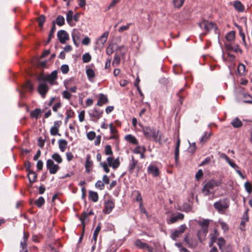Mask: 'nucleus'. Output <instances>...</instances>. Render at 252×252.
Returning a JSON list of instances; mask_svg holds the SVG:
<instances>
[{"label":"nucleus","instance_id":"47","mask_svg":"<svg viewBox=\"0 0 252 252\" xmlns=\"http://www.w3.org/2000/svg\"><path fill=\"white\" fill-rule=\"evenodd\" d=\"M72 37L74 44L77 46L79 43V36L77 33L74 32L72 33Z\"/></svg>","mask_w":252,"mask_h":252},{"label":"nucleus","instance_id":"42","mask_svg":"<svg viewBox=\"0 0 252 252\" xmlns=\"http://www.w3.org/2000/svg\"><path fill=\"white\" fill-rule=\"evenodd\" d=\"M235 38V32L233 31H231L227 33L226 35L225 36L226 39L229 41L231 42L234 40Z\"/></svg>","mask_w":252,"mask_h":252},{"label":"nucleus","instance_id":"1","mask_svg":"<svg viewBox=\"0 0 252 252\" xmlns=\"http://www.w3.org/2000/svg\"><path fill=\"white\" fill-rule=\"evenodd\" d=\"M210 220L202 219L197 221V224L201 227V228L197 232L198 239L201 241L207 235L208 229V227L210 224Z\"/></svg>","mask_w":252,"mask_h":252},{"label":"nucleus","instance_id":"50","mask_svg":"<svg viewBox=\"0 0 252 252\" xmlns=\"http://www.w3.org/2000/svg\"><path fill=\"white\" fill-rule=\"evenodd\" d=\"M50 134L53 136H55L57 135L61 136V134L59 133V128H58L56 126H52L51 128Z\"/></svg>","mask_w":252,"mask_h":252},{"label":"nucleus","instance_id":"26","mask_svg":"<svg viewBox=\"0 0 252 252\" xmlns=\"http://www.w3.org/2000/svg\"><path fill=\"white\" fill-rule=\"evenodd\" d=\"M89 194L90 199L92 200L94 202H96L98 201V195L96 192L90 190L89 191Z\"/></svg>","mask_w":252,"mask_h":252},{"label":"nucleus","instance_id":"2","mask_svg":"<svg viewBox=\"0 0 252 252\" xmlns=\"http://www.w3.org/2000/svg\"><path fill=\"white\" fill-rule=\"evenodd\" d=\"M142 131L145 137L149 140L153 139L157 141L158 139V131H157L154 127L151 126H145L143 127Z\"/></svg>","mask_w":252,"mask_h":252},{"label":"nucleus","instance_id":"12","mask_svg":"<svg viewBox=\"0 0 252 252\" xmlns=\"http://www.w3.org/2000/svg\"><path fill=\"white\" fill-rule=\"evenodd\" d=\"M57 37L60 42L62 44L65 43L67 40L69 39L68 33L64 30H60L58 32Z\"/></svg>","mask_w":252,"mask_h":252},{"label":"nucleus","instance_id":"8","mask_svg":"<svg viewBox=\"0 0 252 252\" xmlns=\"http://www.w3.org/2000/svg\"><path fill=\"white\" fill-rule=\"evenodd\" d=\"M137 169V172H138L140 170V165L138 161L135 159L133 157H132L131 159L129 162L128 165V171L130 174L134 172V169Z\"/></svg>","mask_w":252,"mask_h":252},{"label":"nucleus","instance_id":"11","mask_svg":"<svg viewBox=\"0 0 252 252\" xmlns=\"http://www.w3.org/2000/svg\"><path fill=\"white\" fill-rule=\"evenodd\" d=\"M114 207L115 203L114 201L111 199L108 200L104 203L103 212L105 214H109L112 212Z\"/></svg>","mask_w":252,"mask_h":252},{"label":"nucleus","instance_id":"6","mask_svg":"<svg viewBox=\"0 0 252 252\" xmlns=\"http://www.w3.org/2000/svg\"><path fill=\"white\" fill-rule=\"evenodd\" d=\"M46 167L51 174H56L60 169V166L58 164H55L53 160L51 159L46 161Z\"/></svg>","mask_w":252,"mask_h":252},{"label":"nucleus","instance_id":"39","mask_svg":"<svg viewBox=\"0 0 252 252\" xmlns=\"http://www.w3.org/2000/svg\"><path fill=\"white\" fill-rule=\"evenodd\" d=\"M135 245L142 249H148L149 248V245L147 244L142 242L140 240H137L135 241Z\"/></svg>","mask_w":252,"mask_h":252},{"label":"nucleus","instance_id":"25","mask_svg":"<svg viewBox=\"0 0 252 252\" xmlns=\"http://www.w3.org/2000/svg\"><path fill=\"white\" fill-rule=\"evenodd\" d=\"M58 142L60 149L62 152H64L67 146V142L64 139H60Z\"/></svg>","mask_w":252,"mask_h":252},{"label":"nucleus","instance_id":"58","mask_svg":"<svg viewBox=\"0 0 252 252\" xmlns=\"http://www.w3.org/2000/svg\"><path fill=\"white\" fill-rule=\"evenodd\" d=\"M104 184L100 180H98L95 183V187L99 188L100 190H102L104 189Z\"/></svg>","mask_w":252,"mask_h":252},{"label":"nucleus","instance_id":"10","mask_svg":"<svg viewBox=\"0 0 252 252\" xmlns=\"http://www.w3.org/2000/svg\"><path fill=\"white\" fill-rule=\"evenodd\" d=\"M185 242L190 248H194L197 245V241L195 238L191 237L189 234H187L184 239Z\"/></svg>","mask_w":252,"mask_h":252},{"label":"nucleus","instance_id":"53","mask_svg":"<svg viewBox=\"0 0 252 252\" xmlns=\"http://www.w3.org/2000/svg\"><path fill=\"white\" fill-rule=\"evenodd\" d=\"M100 165L101 167H102L103 168L104 171L106 173H108L110 172V169L108 167V166H109L108 165H107V164L106 162H100Z\"/></svg>","mask_w":252,"mask_h":252},{"label":"nucleus","instance_id":"23","mask_svg":"<svg viewBox=\"0 0 252 252\" xmlns=\"http://www.w3.org/2000/svg\"><path fill=\"white\" fill-rule=\"evenodd\" d=\"M180 146V139L179 138H178L177 142H176V147H175V153H174L175 159V161L176 163H177L178 158H179V152H180V151H179Z\"/></svg>","mask_w":252,"mask_h":252},{"label":"nucleus","instance_id":"17","mask_svg":"<svg viewBox=\"0 0 252 252\" xmlns=\"http://www.w3.org/2000/svg\"><path fill=\"white\" fill-rule=\"evenodd\" d=\"M93 165V162L91 160V155L89 154L87 155L86 156V162L85 164V167L86 169V171L87 173H90L91 171V168Z\"/></svg>","mask_w":252,"mask_h":252},{"label":"nucleus","instance_id":"7","mask_svg":"<svg viewBox=\"0 0 252 252\" xmlns=\"http://www.w3.org/2000/svg\"><path fill=\"white\" fill-rule=\"evenodd\" d=\"M217 186V182L215 180H210L208 181L203 187L202 193L205 195H209L210 190L213 189Z\"/></svg>","mask_w":252,"mask_h":252},{"label":"nucleus","instance_id":"37","mask_svg":"<svg viewBox=\"0 0 252 252\" xmlns=\"http://www.w3.org/2000/svg\"><path fill=\"white\" fill-rule=\"evenodd\" d=\"M57 24L59 26H62L65 24V20L64 17L62 15L58 16L55 24Z\"/></svg>","mask_w":252,"mask_h":252},{"label":"nucleus","instance_id":"3","mask_svg":"<svg viewBox=\"0 0 252 252\" xmlns=\"http://www.w3.org/2000/svg\"><path fill=\"white\" fill-rule=\"evenodd\" d=\"M200 28L204 30L205 32L203 33L204 34H207L210 30L214 29L215 31L217 30V28L216 24L210 22L207 20H203L199 23Z\"/></svg>","mask_w":252,"mask_h":252},{"label":"nucleus","instance_id":"52","mask_svg":"<svg viewBox=\"0 0 252 252\" xmlns=\"http://www.w3.org/2000/svg\"><path fill=\"white\" fill-rule=\"evenodd\" d=\"M105 154L106 155H112L113 152L110 145H107L105 147Z\"/></svg>","mask_w":252,"mask_h":252},{"label":"nucleus","instance_id":"61","mask_svg":"<svg viewBox=\"0 0 252 252\" xmlns=\"http://www.w3.org/2000/svg\"><path fill=\"white\" fill-rule=\"evenodd\" d=\"M244 97L246 99L243 101L244 102L252 104V97L249 94H244Z\"/></svg>","mask_w":252,"mask_h":252},{"label":"nucleus","instance_id":"36","mask_svg":"<svg viewBox=\"0 0 252 252\" xmlns=\"http://www.w3.org/2000/svg\"><path fill=\"white\" fill-rule=\"evenodd\" d=\"M52 159L56 161L58 163H61L63 161V158L58 153H54L51 156Z\"/></svg>","mask_w":252,"mask_h":252},{"label":"nucleus","instance_id":"21","mask_svg":"<svg viewBox=\"0 0 252 252\" xmlns=\"http://www.w3.org/2000/svg\"><path fill=\"white\" fill-rule=\"evenodd\" d=\"M109 128L110 130V132L112 134L110 137V139H117L118 137V135H117L118 130L116 129V128L114 126L112 123H111L109 125Z\"/></svg>","mask_w":252,"mask_h":252},{"label":"nucleus","instance_id":"57","mask_svg":"<svg viewBox=\"0 0 252 252\" xmlns=\"http://www.w3.org/2000/svg\"><path fill=\"white\" fill-rule=\"evenodd\" d=\"M96 136V134L95 132L92 131L88 132L87 134V137L88 139L90 140H94Z\"/></svg>","mask_w":252,"mask_h":252},{"label":"nucleus","instance_id":"15","mask_svg":"<svg viewBox=\"0 0 252 252\" xmlns=\"http://www.w3.org/2000/svg\"><path fill=\"white\" fill-rule=\"evenodd\" d=\"M49 90L48 86L44 83L40 84L38 87V92L43 98H45L47 93Z\"/></svg>","mask_w":252,"mask_h":252},{"label":"nucleus","instance_id":"30","mask_svg":"<svg viewBox=\"0 0 252 252\" xmlns=\"http://www.w3.org/2000/svg\"><path fill=\"white\" fill-rule=\"evenodd\" d=\"M234 7L239 12H242L244 10V7L241 2L239 1H235L234 2Z\"/></svg>","mask_w":252,"mask_h":252},{"label":"nucleus","instance_id":"59","mask_svg":"<svg viewBox=\"0 0 252 252\" xmlns=\"http://www.w3.org/2000/svg\"><path fill=\"white\" fill-rule=\"evenodd\" d=\"M203 176V173L202 170L201 169H199L195 174V178L197 181H199Z\"/></svg>","mask_w":252,"mask_h":252},{"label":"nucleus","instance_id":"31","mask_svg":"<svg viewBox=\"0 0 252 252\" xmlns=\"http://www.w3.org/2000/svg\"><path fill=\"white\" fill-rule=\"evenodd\" d=\"M41 113V109L39 108H36L30 113V116L31 118H35L37 119Z\"/></svg>","mask_w":252,"mask_h":252},{"label":"nucleus","instance_id":"45","mask_svg":"<svg viewBox=\"0 0 252 252\" xmlns=\"http://www.w3.org/2000/svg\"><path fill=\"white\" fill-rule=\"evenodd\" d=\"M56 30V27L55 25V21H53L52 22V28L50 30V31L49 33V35H50V37H54V33Z\"/></svg>","mask_w":252,"mask_h":252},{"label":"nucleus","instance_id":"34","mask_svg":"<svg viewBox=\"0 0 252 252\" xmlns=\"http://www.w3.org/2000/svg\"><path fill=\"white\" fill-rule=\"evenodd\" d=\"M231 124L235 128H239L242 126V122L238 118L234 119L231 122Z\"/></svg>","mask_w":252,"mask_h":252},{"label":"nucleus","instance_id":"20","mask_svg":"<svg viewBox=\"0 0 252 252\" xmlns=\"http://www.w3.org/2000/svg\"><path fill=\"white\" fill-rule=\"evenodd\" d=\"M221 159H224L229 164V165L234 169L239 168L237 165H236L234 161L230 159L226 155L221 154Z\"/></svg>","mask_w":252,"mask_h":252},{"label":"nucleus","instance_id":"40","mask_svg":"<svg viewBox=\"0 0 252 252\" xmlns=\"http://www.w3.org/2000/svg\"><path fill=\"white\" fill-rule=\"evenodd\" d=\"M246 67L243 64H239L237 67L238 72L239 75L243 76L245 75Z\"/></svg>","mask_w":252,"mask_h":252},{"label":"nucleus","instance_id":"51","mask_svg":"<svg viewBox=\"0 0 252 252\" xmlns=\"http://www.w3.org/2000/svg\"><path fill=\"white\" fill-rule=\"evenodd\" d=\"M146 151V149L144 147L141 146H137L134 150V152L136 154H140L142 153H144Z\"/></svg>","mask_w":252,"mask_h":252},{"label":"nucleus","instance_id":"24","mask_svg":"<svg viewBox=\"0 0 252 252\" xmlns=\"http://www.w3.org/2000/svg\"><path fill=\"white\" fill-rule=\"evenodd\" d=\"M219 235V232L217 229H215L214 232L210 234L211 235V242L209 244L210 246H212L213 244L216 242L218 236Z\"/></svg>","mask_w":252,"mask_h":252},{"label":"nucleus","instance_id":"43","mask_svg":"<svg viewBox=\"0 0 252 252\" xmlns=\"http://www.w3.org/2000/svg\"><path fill=\"white\" fill-rule=\"evenodd\" d=\"M185 0H173V3L175 8H180L184 4Z\"/></svg>","mask_w":252,"mask_h":252},{"label":"nucleus","instance_id":"62","mask_svg":"<svg viewBox=\"0 0 252 252\" xmlns=\"http://www.w3.org/2000/svg\"><path fill=\"white\" fill-rule=\"evenodd\" d=\"M63 96L64 98L69 100L71 97V94L67 91L63 92Z\"/></svg>","mask_w":252,"mask_h":252},{"label":"nucleus","instance_id":"32","mask_svg":"<svg viewBox=\"0 0 252 252\" xmlns=\"http://www.w3.org/2000/svg\"><path fill=\"white\" fill-rule=\"evenodd\" d=\"M229 206V200L228 198L223 199L222 202H221V214H223V210L227 209Z\"/></svg>","mask_w":252,"mask_h":252},{"label":"nucleus","instance_id":"14","mask_svg":"<svg viewBox=\"0 0 252 252\" xmlns=\"http://www.w3.org/2000/svg\"><path fill=\"white\" fill-rule=\"evenodd\" d=\"M109 32H106L103 33V34L97 40L96 44L99 47H103L105 43L106 42L108 36Z\"/></svg>","mask_w":252,"mask_h":252},{"label":"nucleus","instance_id":"44","mask_svg":"<svg viewBox=\"0 0 252 252\" xmlns=\"http://www.w3.org/2000/svg\"><path fill=\"white\" fill-rule=\"evenodd\" d=\"M92 57L89 53H86L82 56L83 62L84 63H88L91 61Z\"/></svg>","mask_w":252,"mask_h":252},{"label":"nucleus","instance_id":"13","mask_svg":"<svg viewBox=\"0 0 252 252\" xmlns=\"http://www.w3.org/2000/svg\"><path fill=\"white\" fill-rule=\"evenodd\" d=\"M58 78V71L54 70L52 71L50 74L47 75L44 80L46 82H49L51 85L54 84V82Z\"/></svg>","mask_w":252,"mask_h":252},{"label":"nucleus","instance_id":"64","mask_svg":"<svg viewBox=\"0 0 252 252\" xmlns=\"http://www.w3.org/2000/svg\"><path fill=\"white\" fill-rule=\"evenodd\" d=\"M45 140L44 139H42V138L41 137H40L39 138H38V145L41 148H43L44 144H45Z\"/></svg>","mask_w":252,"mask_h":252},{"label":"nucleus","instance_id":"22","mask_svg":"<svg viewBox=\"0 0 252 252\" xmlns=\"http://www.w3.org/2000/svg\"><path fill=\"white\" fill-rule=\"evenodd\" d=\"M28 179L31 184L35 182L37 179V174L33 171H30L28 174Z\"/></svg>","mask_w":252,"mask_h":252},{"label":"nucleus","instance_id":"49","mask_svg":"<svg viewBox=\"0 0 252 252\" xmlns=\"http://www.w3.org/2000/svg\"><path fill=\"white\" fill-rule=\"evenodd\" d=\"M23 87L25 89L29 90L30 91H32L33 90V86L32 83L29 81H27L26 83L23 85Z\"/></svg>","mask_w":252,"mask_h":252},{"label":"nucleus","instance_id":"9","mask_svg":"<svg viewBox=\"0 0 252 252\" xmlns=\"http://www.w3.org/2000/svg\"><path fill=\"white\" fill-rule=\"evenodd\" d=\"M184 218V215L181 213L178 212L176 214H172L170 218L167 220L168 224H173L179 220H182Z\"/></svg>","mask_w":252,"mask_h":252},{"label":"nucleus","instance_id":"41","mask_svg":"<svg viewBox=\"0 0 252 252\" xmlns=\"http://www.w3.org/2000/svg\"><path fill=\"white\" fill-rule=\"evenodd\" d=\"M134 193H136V197L135 198V201L137 202H139V204H140V206H142L143 200L141 196V193L138 190H135L133 192Z\"/></svg>","mask_w":252,"mask_h":252},{"label":"nucleus","instance_id":"35","mask_svg":"<svg viewBox=\"0 0 252 252\" xmlns=\"http://www.w3.org/2000/svg\"><path fill=\"white\" fill-rule=\"evenodd\" d=\"M86 74L90 81H92L95 76L94 71L92 68H88L86 70Z\"/></svg>","mask_w":252,"mask_h":252},{"label":"nucleus","instance_id":"16","mask_svg":"<svg viewBox=\"0 0 252 252\" xmlns=\"http://www.w3.org/2000/svg\"><path fill=\"white\" fill-rule=\"evenodd\" d=\"M94 214V213L93 210H90L89 213H87L85 211H84L81 215L79 220L81 222V223L84 228L85 226V221L88 216H91Z\"/></svg>","mask_w":252,"mask_h":252},{"label":"nucleus","instance_id":"28","mask_svg":"<svg viewBox=\"0 0 252 252\" xmlns=\"http://www.w3.org/2000/svg\"><path fill=\"white\" fill-rule=\"evenodd\" d=\"M101 222H99L98 223L96 227L95 228V229L94 231V234H93V240H94L95 242H96V241L97 240V236H98L99 232H100V231L101 230Z\"/></svg>","mask_w":252,"mask_h":252},{"label":"nucleus","instance_id":"4","mask_svg":"<svg viewBox=\"0 0 252 252\" xmlns=\"http://www.w3.org/2000/svg\"><path fill=\"white\" fill-rule=\"evenodd\" d=\"M103 111L98 108L94 107L93 109L89 111V115L91 120L95 123L102 117Z\"/></svg>","mask_w":252,"mask_h":252},{"label":"nucleus","instance_id":"33","mask_svg":"<svg viewBox=\"0 0 252 252\" xmlns=\"http://www.w3.org/2000/svg\"><path fill=\"white\" fill-rule=\"evenodd\" d=\"M45 203L44 198L40 196L34 201V204L38 207H41Z\"/></svg>","mask_w":252,"mask_h":252},{"label":"nucleus","instance_id":"46","mask_svg":"<svg viewBox=\"0 0 252 252\" xmlns=\"http://www.w3.org/2000/svg\"><path fill=\"white\" fill-rule=\"evenodd\" d=\"M39 27H42L45 21V17L43 15H40L37 19Z\"/></svg>","mask_w":252,"mask_h":252},{"label":"nucleus","instance_id":"38","mask_svg":"<svg viewBox=\"0 0 252 252\" xmlns=\"http://www.w3.org/2000/svg\"><path fill=\"white\" fill-rule=\"evenodd\" d=\"M121 62V56L117 53L115 55L114 60L112 63V65L114 66L118 65Z\"/></svg>","mask_w":252,"mask_h":252},{"label":"nucleus","instance_id":"29","mask_svg":"<svg viewBox=\"0 0 252 252\" xmlns=\"http://www.w3.org/2000/svg\"><path fill=\"white\" fill-rule=\"evenodd\" d=\"M73 17V13L72 10H69L66 14V21L67 23L71 26H73L72 23V20Z\"/></svg>","mask_w":252,"mask_h":252},{"label":"nucleus","instance_id":"27","mask_svg":"<svg viewBox=\"0 0 252 252\" xmlns=\"http://www.w3.org/2000/svg\"><path fill=\"white\" fill-rule=\"evenodd\" d=\"M125 139L131 144L134 145L138 144V141L137 139L134 136L131 134L127 135L126 136Z\"/></svg>","mask_w":252,"mask_h":252},{"label":"nucleus","instance_id":"56","mask_svg":"<svg viewBox=\"0 0 252 252\" xmlns=\"http://www.w3.org/2000/svg\"><path fill=\"white\" fill-rule=\"evenodd\" d=\"M114 52L113 45L110 44L108 45L106 49V54L108 55H112Z\"/></svg>","mask_w":252,"mask_h":252},{"label":"nucleus","instance_id":"5","mask_svg":"<svg viewBox=\"0 0 252 252\" xmlns=\"http://www.w3.org/2000/svg\"><path fill=\"white\" fill-rule=\"evenodd\" d=\"M187 227L186 224L181 225L177 229L174 230L171 234L170 237L174 241L180 237L187 230Z\"/></svg>","mask_w":252,"mask_h":252},{"label":"nucleus","instance_id":"18","mask_svg":"<svg viewBox=\"0 0 252 252\" xmlns=\"http://www.w3.org/2000/svg\"><path fill=\"white\" fill-rule=\"evenodd\" d=\"M108 102V99L107 97L102 94H99L96 105L102 106L103 104H106Z\"/></svg>","mask_w":252,"mask_h":252},{"label":"nucleus","instance_id":"19","mask_svg":"<svg viewBox=\"0 0 252 252\" xmlns=\"http://www.w3.org/2000/svg\"><path fill=\"white\" fill-rule=\"evenodd\" d=\"M148 172L152 174L154 177H157L159 175L158 168L154 165H150L148 167Z\"/></svg>","mask_w":252,"mask_h":252},{"label":"nucleus","instance_id":"60","mask_svg":"<svg viewBox=\"0 0 252 252\" xmlns=\"http://www.w3.org/2000/svg\"><path fill=\"white\" fill-rule=\"evenodd\" d=\"M61 70L63 74H66L69 71V67L66 64L62 65L61 67Z\"/></svg>","mask_w":252,"mask_h":252},{"label":"nucleus","instance_id":"48","mask_svg":"<svg viewBox=\"0 0 252 252\" xmlns=\"http://www.w3.org/2000/svg\"><path fill=\"white\" fill-rule=\"evenodd\" d=\"M177 95L179 97L180 104H182L183 100L184 99L185 97V89H182L180 90V92L177 94Z\"/></svg>","mask_w":252,"mask_h":252},{"label":"nucleus","instance_id":"54","mask_svg":"<svg viewBox=\"0 0 252 252\" xmlns=\"http://www.w3.org/2000/svg\"><path fill=\"white\" fill-rule=\"evenodd\" d=\"M120 162L119 158H117L115 159H113L111 167L114 169H116L120 166Z\"/></svg>","mask_w":252,"mask_h":252},{"label":"nucleus","instance_id":"63","mask_svg":"<svg viewBox=\"0 0 252 252\" xmlns=\"http://www.w3.org/2000/svg\"><path fill=\"white\" fill-rule=\"evenodd\" d=\"M245 188L246 190L249 193H250L252 191V187L251 184L249 182H246L245 183Z\"/></svg>","mask_w":252,"mask_h":252},{"label":"nucleus","instance_id":"55","mask_svg":"<svg viewBox=\"0 0 252 252\" xmlns=\"http://www.w3.org/2000/svg\"><path fill=\"white\" fill-rule=\"evenodd\" d=\"M29 237V234L26 232L24 233L23 240L21 242V245H27V241Z\"/></svg>","mask_w":252,"mask_h":252}]
</instances>
